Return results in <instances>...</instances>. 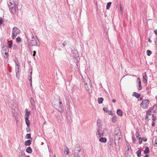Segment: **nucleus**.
<instances>
[{"mask_svg": "<svg viewBox=\"0 0 157 157\" xmlns=\"http://www.w3.org/2000/svg\"><path fill=\"white\" fill-rule=\"evenodd\" d=\"M8 4L11 12L13 14H17L19 10L18 6L14 2L13 0H10Z\"/></svg>", "mask_w": 157, "mask_h": 157, "instance_id": "nucleus-1", "label": "nucleus"}, {"mask_svg": "<svg viewBox=\"0 0 157 157\" xmlns=\"http://www.w3.org/2000/svg\"><path fill=\"white\" fill-rule=\"evenodd\" d=\"M155 123L154 121H153L152 122V126H155Z\"/></svg>", "mask_w": 157, "mask_h": 157, "instance_id": "nucleus-52", "label": "nucleus"}, {"mask_svg": "<svg viewBox=\"0 0 157 157\" xmlns=\"http://www.w3.org/2000/svg\"><path fill=\"white\" fill-rule=\"evenodd\" d=\"M19 69L18 68H16L15 69V71L16 72V76L17 78H18L20 76V73H19Z\"/></svg>", "mask_w": 157, "mask_h": 157, "instance_id": "nucleus-22", "label": "nucleus"}, {"mask_svg": "<svg viewBox=\"0 0 157 157\" xmlns=\"http://www.w3.org/2000/svg\"><path fill=\"white\" fill-rule=\"evenodd\" d=\"M62 121V120L60 118H58V119H57V121L59 123H61V121Z\"/></svg>", "mask_w": 157, "mask_h": 157, "instance_id": "nucleus-41", "label": "nucleus"}, {"mask_svg": "<svg viewBox=\"0 0 157 157\" xmlns=\"http://www.w3.org/2000/svg\"><path fill=\"white\" fill-rule=\"evenodd\" d=\"M30 44L32 46H39L40 45V43L38 38L31 40Z\"/></svg>", "mask_w": 157, "mask_h": 157, "instance_id": "nucleus-7", "label": "nucleus"}, {"mask_svg": "<svg viewBox=\"0 0 157 157\" xmlns=\"http://www.w3.org/2000/svg\"><path fill=\"white\" fill-rule=\"evenodd\" d=\"M101 120L99 119H98L97 121V123L98 125V127H100L101 125Z\"/></svg>", "mask_w": 157, "mask_h": 157, "instance_id": "nucleus-32", "label": "nucleus"}, {"mask_svg": "<svg viewBox=\"0 0 157 157\" xmlns=\"http://www.w3.org/2000/svg\"><path fill=\"white\" fill-rule=\"evenodd\" d=\"M112 101L113 102H115L116 101V100L115 99H113L112 100Z\"/></svg>", "mask_w": 157, "mask_h": 157, "instance_id": "nucleus-57", "label": "nucleus"}, {"mask_svg": "<svg viewBox=\"0 0 157 157\" xmlns=\"http://www.w3.org/2000/svg\"><path fill=\"white\" fill-rule=\"evenodd\" d=\"M62 104V102L61 101L59 102V109H58V110L59 111H62V110L63 109V105H61Z\"/></svg>", "mask_w": 157, "mask_h": 157, "instance_id": "nucleus-21", "label": "nucleus"}, {"mask_svg": "<svg viewBox=\"0 0 157 157\" xmlns=\"http://www.w3.org/2000/svg\"><path fill=\"white\" fill-rule=\"evenodd\" d=\"M103 110H104L105 111H106V110H107V108H105V107H104L103 108Z\"/></svg>", "mask_w": 157, "mask_h": 157, "instance_id": "nucleus-56", "label": "nucleus"}, {"mask_svg": "<svg viewBox=\"0 0 157 157\" xmlns=\"http://www.w3.org/2000/svg\"><path fill=\"white\" fill-rule=\"evenodd\" d=\"M26 151L27 153H31L32 152V149L30 147H28L26 148Z\"/></svg>", "mask_w": 157, "mask_h": 157, "instance_id": "nucleus-25", "label": "nucleus"}, {"mask_svg": "<svg viewBox=\"0 0 157 157\" xmlns=\"http://www.w3.org/2000/svg\"><path fill=\"white\" fill-rule=\"evenodd\" d=\"M148 40L151 43V40L150 39V38H149L148 39Z\"/></svg>", "mask_w": 157, "mask_h": 157, "instance_id": "nucleus-59", "label": "nucleus"}, {"mask_svg": "<svg viewBox=\"0 0 157 157\" xmlns=\"http://www.w3.org/2000/svg\"><path fill=\"white\" fill-rule=\"evenodd\" d=\"M132 139L133 143H135L136 141V138L134 136H132Z\"/></svg>", "mask_w": 157, "mask_h": 157, "instance_id": "nucleus-39", "label": "nucleus"}, {"mask_svg": "<svg viewBox=\"0 0 157 157\" xmlns=\"http://www.w3.org/2000/svg\"><path fill=\"white\" fill-rule=\"evenodd\" d=\"M16 40L17 42L19 43L21 41V38L20 37H18L16 38Z\"/></svg>", "mask_w": 157, "mask_h": 157, "instance_id": "nucleus-35", "label": "nucleus"}, {"mask_svg": "<svg viewBox=\"0 0 157 157\" xmlns=\"http://www.w3.org/2000/svg\"><path fill=\"white\" fill-rule=\"evenodd\" d=\"M56 157V155L54 154L53 155V157Z\"/></svg>", "mask_w": 157, "mask_h": 157, "instance_id": "nucleus-63", "label": "nucleus"}, {"mask_svg": "<svg viewBox=\"0 0 157 157\" xmlns=\"http://www.w3.org/2000/svg\"><path fill=\"white\" fill-rule=\"evenodd\" d=\"M36 53V52L35 51H34L33 52V57H34L35 56Z\"/></svg>", "mask_w": 157, "mask_h": 157, "instance_id": "nucleus-48", "label": "nucleus"}, {"mask_svg": "<svg viewBox=\"0 0 157 157\" xmlns=\"http://www.w3.org/2000/svg\"><path fill=\"white\" fill-rule=\"evenodd\" d=\"M141 151L140 150H139L136 151V153L138 157H140Z\"/></svg>", "mask_w": 157, "mask_h": 157, "instance_id": "nucleus-29", "label": "nucleus"}, {"mask_svg": "<svg viewBox=\"0 0 157 157\" xmlns=\"http://www.w3.org/2000/svg\"><path fill=\"white\" fill-rule=\"evenodd\" d=\"M20 33V31L17 27H14L12 29V37L13 39H15L17 34Z\"/></svg>", "mask_w": 157, "mask_h": 157, "instance_id": "nucleus-4", "label": "nucleus"}, {"mask_svg": "<svg viewBox=\"0 0 157 157\" xmlns=\"http://www.w3.org/2000/svg\"><path fill=\"white\" fill-rule=\"evenodd\" d=\"M29 80L30 82V85L32 86V78H29Z\"/></svg>", "mask_w": 157, "mask_h": 157, "instance_id": "nucleus-54", "label": "nucleus"}, {"mask_svg": "<svg viewBox=\"0 0 157 157\" xmlns=\"http://www.w3.org/2000/svg\"><path fill=\"white\" fill-rule=\"evenodd\" d=\"M96 134V136H98L100 137H103L104 134L101 130V127H99L97 128Z\"/></svg>", "mask_w": 157, "mask_h": 157, "instance_id": "nucleus-8", "label": "nucleus"}, {"mask_svg": "<svg viewBox=\"0 0 157 157\" xmlns=\"http://www.w3.org/2000/svg\"><path fill=\"white\" fill-rule=\"evenodd\" d=\"M67 44V42H66L64 41V42H63V43L62 44L63 45V46H65Z\"/></svg>", "mask_w": 157, "mask_h": 157, "instance_id": "nucleus-51", "label": "nucleus"}, {"mask_svg": "<svg viewBox=\"0 0 157 157\" xmlns=\"http://www.w3.org/2000/svg\"><path fill=\"white\" fill-rule=\"evenodd\" d=\"M141 139L142 140H143L144 142H146L147 140V139L144 137H143V138H142Z\"/></svg>", "mask_w": 157, "mask_h": 157, "instance_id": "nucleus-46", "label": "nucleus"}, {"mask_svg": "<svg viewBox=\"0 0 157 157\" xmlns=\"http://www.w3.org/2000/svg\"><path fill=\"white\" fill-rule=\"evenodd\" d=\"M155 146L156 147H157V137L155 139V143L154 144Z\"/></svg>", "mask_w": 157, "mask_h": 157, "instance_id": "nucleus-43", "label": "nucleus"}, {"mask_svg": "<svg viewBox=\"0 0 157 157\" xmlns=\"http://www.w3.org/2000/svg\"><path fill=\"white\" fill-rule=\"evenodd\" d=\"M72 55L75 58L78 56V51L75 48L72 49Z\"/></svg>", "mask_w": 157, "mask_h": 157, "instance_id": "nucleus-10", "label": "nucleus"}, {"mask_svg": "<svg viewBox=\"0 0 157 157\" xmlns=\"http://www.w3.org/2000/svg\"><path fill=\"white\" fill-rule=\"evenodd\" d=\"M147 55L148 56H150L151 54L152 53V52L151 51L148 50H147Z\"/></svg>", "mask_w": 157, "mask_h": 157, "instance_id": "nucleus-33", "label": "nucleus"}, {"mask_svg": "<svg viewBox=\"0 0 157 157\" xmlns=\"http://www.w3.org/2000/svg\"><path fill=\"white\" fill-rule=\"evenodd\" d=\"M14 62L16 65L15 68L20 69V66L19 65V63L16 57H15V59L14 60Z\"/></svg>", "mask_w": 157, "mask_h": 157, "instance_id": "nucleus-15", "label": "nucleus"}, {"mask_svg": "<svg viewBox=\"0 0 157 157\" xmlns=\"http://www.w3.org/2000/svg\"><path fill=\"white\" fill-rule=\"evenodd\" d=\"M132 96L135 97L136 98H138L140 96V94L136 92H134L132 94Z\"/></svg>", "mask_w": 157, "mask_h": 157, "instance_id": "nucleus-18", "label": "nucleus"}, {"mask_svg": "<svg viewBox=\"0 0 157 157\" xmlns=\"http://www.w3.org/2000/svg\"><path fill=\"white\" fill-rule=\"evenodd\" d=\"M26 37L28 40H29V39L30 38L29 37V36H26Z\"/></svg>", "mask_w": 157, "mask_h": 157, "instance_id": "nucleus-60", "label": "nucleus"}, {"mask_svg": "<svg viewBox=\"0 0 157 157\" xmlns=\"http://www.w3.org/2000/svg\"><path fill=\"white\" fill-rule=\"evenodd\" d=\"M12 47V43L10 42V41H9V44L8 45V48H10Z\"/></svg>", "mask_w": 157, "mask_h": 157, "instance_id": "nucleus-34", "label": "nucleus"}, {"mask_svg": "<svg viewBox=\"0 0 157 157\" xmlns=\"http://www.w3.org/2000/svg\"><path fill=\"white\" fill-rule=\"evenodd\" d=\"M64 153L65 154H68L69 153V149L67 147L65 148L64 150Z\"/></svg>", "mask_w": 157, "mask_h": 157, "instance_id": "nucleus-27", "label": "nucleus"}, {"mask_svg": "<svg viewBox=\"0 0 157 157\" xmlns=\"http://www.w3.org/2000/svg\"><path fill=\"white\" fill-rule=\"evenodd\" d=\"M121 132L120 130L119 127L116 128L114 130V136L115 138H117L120 139L121 138Z\"/></svg>", "mask_w": 157, "mask_h": 157, "instance_id": "nucleus-6", "label": "nucleus"}, {"mask_svg": "<svg viewBox=\"0 0 157 157\" xmlns=\"http://www.w3.org/2000/svg\"><path fill=\"white\" fill-rule=\"evenodd\" d=\"M112 122L113 123L115 122L116 121V118L115 116L113 117H112Z\"/></svg>", "mask_w": 157, "mask_h": 157, "instance_id": "nucleus-38", "label": "nucleus"}, {"mask_svg": "<svg viewBox=\"0 0 157 157\" xmlns=\"http://www.w3.org/2000/svg\"><path fill=\"white\" fill-rule=\"evenodd\" d=\"M25 111L26 112V113L25 114V120H29V116L30 114V111H28V109H25Z\"/></svg>", "mask_w": 157, "mask_h": 157, "instance_id": "nucleus-12", "label": "nucleus"}, {"mask_svg": "<svg viewBox=\"0 0 157 157\" xmlns=\"http://www.w3.org/2000/svg\"><path fill=\"white\" fill-rule=\"evenodd\" d=\"M120 8L121 11L122 12L123 9V7L122 6H121V4H120Z\"/></svg>", "mask_w": 157, "mask_h": 157, "instance_id": "nucleus-47", "label": "nucleus"}, {"mask_svg": "<svg viewBox=\"0 0 157 157\" xmlns=\"http://www.w3.org/2000/svg\"><path fill=\"white\" fill-rule=\"evenodd\" d=\"M29 78H32V75H29Z\"/></svg>", "mask_w": 157, "mask_h": 157, "instance_id": "nucleus-58", "label": "nucleus"}, {"mask_svg": "<svg viewBox=\"0 0 157 157\" xmlns=\"http://www.w3.org/2000/svg\"><path fill=\"white\" fill-rule=\"evenodd\" d=\"M30 102L31 105H33L35 103V101L33 98L31 97L30 99Z\"/></svg>", "mask_w": 157, "mask_h": 157, "instance_id": "nucleus-31", "label": "nucleus"}, {"mask_svg": "<svg viewBox=\"0 0 157 157\" xmlns=\"http://www.w3.org/2000/svg\"><path fill=\"white\" fill-rule=\"evenodd\" d=\"M31 40H33V39L37 38L36 34L34 32H31Z\"/></svg>", "mask_w": 157, "mask_h": 157, "instance_id": "nucleus-17", "label": "nucleus"}, {"mask_svg": "<svg viewBox=\"0 0 157 157\" xmlns=\"http://www.w3.org/2000/svg\"><path fill=\"white\" fill-rule=\"evenodd\" d=\"M130 148H131V146L129 145L127 146V150L128 151Z\"/></svg>", "mask_w": 157, "mask_h": 157, "instance_id": "nucleus-49", "label": "nucleus"}, {"mask_svg": "<svg viewBox=\"0 0 157 157\" xmlns=\"http://www.w3.org/2000/svg\"><path fill=\"white\" fill-rule=\"evenodd\" d=\"M149 153V149L148 147H146L145 150L144 151V153L145 154H147Z\"/></svg>", "mask_w": 157, "mask_h": 157, "instance_id": "nucleus-23", "label": "nucleus"}, {"mask_svg": "<svg viewBox=\"0 0 157 157\" xmlns=\"http://www.w3.org/2000/svg\"><path fill=\"white\" fill-rule=\"evenodd\" d=\"M137 81L138 82V84L137 85V89L139 90H141L142 89V87L141 84V82L140 78H137Z\"/></svg>", "mask_w": 157, "mask_h": 157, "instance_id": "nucleus-13", "label": "nucleus"}, {"mask_svg": "<svg viewBox=\"0 0 157 157\" xmlns=\"http://www.w3.org/2000/svg\"><path fill=\"white\" fill-rule=\"evenodd\" d=\"M111 4V2H108L106 6V9L107 10H108L110 7V6Z\"/></svg>", "mask_w": 157, "mask_h": 157, "instance_id": "nucleus-30", "label": "nucleus"}, {"mask_svg": "<svg viewBox=\"0 0 157 157\" xmlns=\"http://www.w3.org/2000/svg\"><path fill=\"white\" fill-rule=\"evenodd\" d=\"M26 138L27 139H30L31 138V134H27L26 135Z\"/></svg>", "mask_w": 157, "mask_h": 157, "instance_id": "nucleus-36", "label": "nucleus"}, {"mask_svg": "<svg viewBox=\"0 0 157 157\" xmlns=\"http://www.w3.org/2000/svg\"><path fill=\"white\" fill-rule=\"evenodd\" d=\"M117 114L120 116H122L123 115V112L120 109H118L117 110Z\"/></svg>", "mask_w": 157, "mask_h": 157, "instance_id": "nucleus-20", "label": "nucleus"}, {"mask_svg": "<svg viewBox=\"0 0 157 157\" xmlns=\"http://www.w3.org/2000/svg\"><path fill=\"white\" fill-rule=\"evenodd\" d=\"M154 33L157 36V29H155L154 31Z\"/></svg>", "mask_w": 157, "mask_h": 157, "instance_id": "nucleus-50", "label": "nucleus"}, {"mask_svg": "<svg viewBox=\"0 0 157 157\" xmlns=\"http://www.w3.org/2000/svg\"><path fill=\"white\" fill-rule=\"evenodd\" d=\"M2 54L5 59H8L9 57V49L7 46L2 47L1 50Z\"/></svg>", "mask_w": 157, "mask_h": 157, "instance_id": "nucleus-3", "label": "nucleus"}, {"mask_svg": "<svg viewBox=\"0 0 157 157\" xmlns=\"http://www.w3.org/2000/svg\"><path fill=\"white\" fill-rule=\"evenodd\" d=\"M155 117L154 116V115H152V120L153 121H154L155 120Z\"/></svg>", "mask_w": 157, "mask_h": 157, "instance_id": "nucleus-42", "label": "nucleus"}, {"mask_svg": "<svg viewBox=\"0 0 157 157\" xmlns=\"http://www.w3.org/2000/svg\"><path fill=\"white\" fill-rule=\"evenodd\" d=\"M32 71H31V72L30 73V75H32Z\"/></svg>", "mask_w": 157, "mask_h": 157, "instance_id": "nucleus-62", "label": "nucleus"}, {"mask_svg": "<svg viewBox=\"0 0 157 157\" xmlns=\"http://www.w3.org/2000/svg\"><path fill=\"white\" fill-rule=\"evenodd\" d=\"M3 22V20L2 19H0V25H1L2 23Z\"/></svg>", "mask_w": 157, "mask_h": 157, "instance_id": "nucleus-53", "label": "nucleus"}, {"mask_svg": "<svg viewBox=\"0 0 157 157\" xmlns=\"http://www.w3.org/2000/svg\"><path fill=\"white\" fill-rule=\"evenodd\" d=\"M150 100L148 99L144 100L141 102L140 106L144 109H146L148 106Z\"/></svg>", "mask_w": 157, "mask_h": 157, "instance_id": "nucleus-5", "label": "nucleus"}, {"mask_svg": "<svg viewBox=\"0 0 157 157\" xmlns=\"http://www.w3.org/2000/svg\"><path fill=\"white\" fill-rule=\"evenodd\" d=\"M139 136H140L139 133L138 132H136V136L137 138H138Z\"/></svg>", "mask_w": 157, "mask_h": 157, "instance_id": "nucleus-45", "label": "nucleus"}, {"mask_svg": "<svg viewBox=\"0 0 157 157\" xmlns=\"http://www.w3.org/2000/svg\"><path fill=\"white\" fill-rule=\"evenodd\" d=\"M25 154L24 151H21L19 153V157H24Z\"/></svg>", "mask_w": 157, "mask_h": 157, "instance_id": "nucleus-28", "label": "nucleus"}, {"mask_svg": "<svg viewBox=\"0 0 157 157\" xmlns=\"http://www.w3.org/2000/svg\"><path fill=\"white\" fill-rule=\"evenodd\" d=\"M154 108V106L150 107L149 109L148 110L149 111H151V112L152 110Z\"/></svg>", "mask_w": 157, "mask_h": 157, "instance_id": "nucleus-44", "label": "nucleus"}, {"mask_svg": "<svg viewBox=\"0 0 157 157\" xmlns=\"http://www.w3.org/2000/svg\"><path fill=\"white\" fill-rule=\"evenodd\" d=\"M148 115H146V116L145 117V119L146 120H147L148 119Z\"/></svg>", "mask_w": 157, "mask_h": 157, "instance_id": "nucleus-55", "label": "nucleus"}, {"mask_svg": "<svg viewBox=\"0 0 157 157\" xmlns=\"http://www.w3.org/2000/svg\"><path fill=\"white\" fill-rule=\"evenodd\" d=\"M138 139H139V144H141L142 143V140L141 138V137H139Z\"/></svg>", "mask_w": 157, "mask_h": 157, "instance_id": "nucleus-40", "label": "nucleus"}, {"mask_svg": "<svg viewBox=\"0 0 157 157\" xmlns=\"http://www.w3.org/2000/svg\"><path fill=\"white\" fill-rule=\"evenodd\" d=\"M146 115H151V111H149L148 110L146 111Z\"/></svg>", "mask_w": 157, "mask_h": 157, "instance_id": "nucleus-37", "label": "nucleus"}, {"mask_svg": "<svg viewBox=\"0 0 157 157\" xmlns=\"http://www.w3.org/2000/svg\"><path fill=\"white\" fill-rule=\"evenodd\" d=\"M99 141L101 142L102 143H105L107 141V139L106 138L101 137L99 139Z\"/></svg>", "mask_w": 157, "mask_h": 157, "instance_id": "nucleus-19", "label": "nucleus"}, {"mask_svg": "<svg viewBox=\"0 0 157 157\" xmlns=\"http://www.w3.org/2000/svg\"><path fill=\"white\" fill-rule=\"evenodd\" d=\"M103 101V98H99L98 99V103L99 104H101L102 103Z\"/></svg>", "mask_w": 157, "mask_h": 157, "instance_id": "nucleus-26", "label": "nucleus"}, {"mask_svg": "<svg viewBox=\"0 0 157 157\" xmlns=\"http://www.w3.org/2000/svg\"><path fill=\"white\" fill-rule=\"evenodd\" d=\"M81 149L79 144H77L76 145L73 152L74 157H82L84 155L83 151H81Z\"/></svg>", "mask_w": 157, "mask_h": 157, "instance_id": "nucleus-2", "label": "nucleus"}, {"mask_svg": "<svg viewBox=\"0 0 157 157\" xmlns=\"http://www.w3.org/2000/svg\"><path fill=\"white\" fill-rule=\"evenodd\" d=\"M144 157H149V156L148 155H145V156H144Z\"/></svg>", "mask_w": 157, "mask_h": 157, "instance_id": "nucleus-61", "label": "nucleus"}, {"mask_svg": "<svg viewBox=\"0 0 157 157\" xmlns=\"http://www.w3.org/2000/svg\"><path fill=\"white\" fill-rule=\"evenodd\" d=\"M151 85H148L146 89L147 94H149L151 92Z\"/></svg>", "mask_w": 157, "mask_h": 157, "instance_id": "nucleus-16", "label": "nucleus"}, {"mask_svg": "<svg viewBox=\"0 0 157 157\" xmlns=\"http://www.w3.org/2000/svg\"><path fill=\"white\" fill-rule=\"evenodd\" d=\"M155 110H154V113H155Z\"/></svg>", "mask_w": 157, "mask_h": 157, "instance_id": "nucleus-64", "label": "nucleus"}, {"mask_svg": "<svg viewBox=\"0 0 157 157\" xmlns=\"http://www.w3.org/2000/svg\"><path fill=\"white\" fill-rule=\"evenodd\" d=\"M84 84L85 88L89 93H91L92 91V85L91 84L90 82L88 83V85L86 82L84 83Z\"/></svg>", "mask_w": 157, "mask_h": 157, "instance_id": "nucleus-9", "label": "nucleus"}, {"mask_svg": "<svg viewBox=\"0 0 157 157\" xmlns=\"http://www.w3.org/2000/svg\"><path fill=\"white\" fill-rule=\"evenodd\" d=\"M31 144V141L30 140L26 141L25 143V146H29Z\"/></svg>", "mask_w": 157, "mask_h": 157, "instance_id": "nucleus-24", "label": "nucleus"}, {"mask_svg": "<svg viewBox=\"0 0 157 157\" xmlns=\"http://www.w3.org/2000/svg\"><path fill=\"white\" fill-rule=\"evenodd\" d=\"M26 124L27 125V128H26V131L27 132H29L30 130V122L29 120H25Z\"/></svg>", "mask_w": 157, "mask_h": 157, "instance_id": "nucleus-11", "label": "nucleus"}, {"mask_svg": "<svg viewBox=\"0 0 157 157\" xmlns=\"http://www.w3.org/2000/svg\"><path fill=\"white\" fill-rule=\"evenodd\" d=\"M143 82L144 83L147 82V76L146 72L144 73L143 74Z\"/></svg>", "mask_w": 157, "mask_h": 157, "instance_id": "nucleus-14", "label": "nucleus"}]
</instances>
